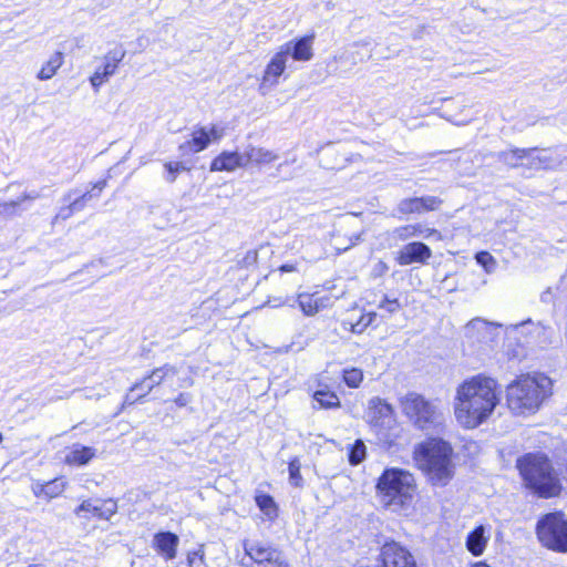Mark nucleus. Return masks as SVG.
Masks as SVG:
<instances>
[{"mask_svg":"<svg viewBox=\"0 0 567 567\" xmlns=\"http://www.w3.org/2000/svg\"><path fill=\"white\" fill-rule=\"evenodd\" d=\"M499 403L497 381L475 375L462 382L454 399V415L464 429H476L487 421Z\"/></svg>","mask_w":567,"mask_h":567,"instance_id":"obj_1","label":"nucleus"},{"mask_svg":"<svg viewBox=\"0 0 567 567\" xmlns=\"http://www.w3.org/2000/svg\"><path fill=\"white\" fill-rule=\"evenodd\" d=\"M551 380L542 373L520 375L506 390L509 410L517 415L536 412L551 394Z\"/></svg>","mask_w":567,"mask_h":567,"instance_id":"obj_2","label":"nucleus"},{"mask_svg":"<svg viewBox=\"0 0 567 567\" xmlns=\"http://www.w3.org/2000/svg\"><path fill=\"white\" fill-rule=\"evenodd\" d=\"M451 445L436 437L421 443L415 449V461L435 485H446L454 474Z\"/></svg>","mask_w":567,"mask_h":567,"instance_id":"obj_3","label":"nucleus"},{"mask_svg":"<svg viewBox=\"0 0 567 567\" xmlns=\"http://www.w3.org/2000/svg\"><path fill=\"white\" fill-rule=\"evenodd\" d=\"M517 466L526 486L539 497L550 498L560 494V481L546 455L527 454L518 460Z\"/></svg>","mask_w":567,"mask_h":567,"instance_id":"obj_4","label":"nucleus"},{"mask_svg":"<svg viewBox=\"0 0 567 567\" xmlns=\"http://www.w3.org/2000/svg\"><path fill=\"white\" fill-rule=\"evenodd\" d=\"M377 488L383 506L392 512H400L411 504L415 484L409 472L390 468L381 475Z\"/></svg>","mask_w":567,"mask_h":567,"instance_id":"obj_5","label":"nucleus"},{"mask_svg":"<svg viewBox=\"0 0 567 567\" xmlns=\"http://www.w3.org/2000/svg\"><path fill=\"white\" fill-rule=\"evenodd\" d=\"M400 405L406 417L419 429H437L444 416L437 401H431L416 392H409L400 399Z\"/></svg>","mask_w":567,"mask_h":567,"instance_id":"obj_6","label":"nucleus"},{"mask_svg":"<svg viewBox=\"0 0 567 567\" xmlns=\"http://www.w3.org/2000/svg\"><path fill=\"white\" fill-rule=\"evenodd\" d=\"M506 333L508 337H523L524 346L513 350L511 355L515 359H522L527 355L526 347L545 348L553 343L554 331L550 327L542 322H534L526 320L517 324H512L507 328Z\"/></svg>","mask_w":567,"mask_h":567,"instance_id":"obj_7","label":"nucleus"},{"mask_svg":"<svg viewBox=\"0 0 567 567\" xmlns=\"http://www.w3.org/2000/svg\"><path fill=\"white\" fill-rule=\"evenodd\" d=\"M539 542L554 550L567 551V518L561 513L545 515L537 523Z\"/></svg>","mask_w":567,"mask_h":567,"instance_id":"obj_8","label":"nucleus"},{"mask_svg":"<svg viewBox=\"0 0 567 567\" xmlns=\"http://www.w3.org/2000/svg\"><path fill=\"white\" fill-rule=\"evenodd\" d=\"M177 374V369L171 364H164L161 368L154 369L150 375L144 378L141 382L135 383L130 393L126 394L125 402L133 403L134 401L145 396L155 386L159 385L166 378Z\"/></svg>","mask_w":567,"mask_h":567,"instance_id":"obj_9","label":"nucleus"},{"mask_svg":"<svg viewBox=\"0 0 567 567\" xmlns=\"http://www.w3.org/2000/svg\"><path fill=\"white\" fill-rule=\"evenodd\" d=\"M381 565L377 567H417L414 556L399 543H385L380 551Z\"/></svg>","mask_w":567,"mask_h":567,"instance_id":"obj_10","label":"nucleus"},{"mask_svg":"<svg viewBox=\"0 0 567 567\" xmlns=\"http://www.w3.org/2000/svg\"><path fill=\"white\" fill-rule=\"evenodd\" d=\"M6 190L7 193H10L11 196L6 200L0 202V218L2 219L16 216L24 202L33 200L39 196L34 192L27 193L18 182L9 184Z\"/></svg>","mask_w":567,"mask_h":567,"instance_id":"obj_11","label":"nucleus"},{"mask_svg":"<svg viewBox=\"0 0 567 567\" xmlns=\"http://www.w3.org/2000/svg\"><path fill=\"white\" fill-rule=\"evenodd\" d=\"M124 56L125 51L121 48L107 52V54L104 56V64L96 69V71L90 78V82L96 91L116 72V69Z\"/></svg>","mask_w":567,"mask_h":567,"instance_id":"obj_12","label":"nucleus"},{"mask_svg":"<svg viewBox=\"0 0 567 567\" xmlns=\"http://www.w3.org/2000/svg\"><path fill=\"white\" fill-rule=\"evenodd\" d=\"M539 151L536 148H515L501 154L503 162L512 167L527 166L532 168H539L543 165V159L538 155Z\"/></svg>","mask_w":567,"mask_h":567,"instance_id":"obj_13","label":"nucleus"},{"mask_svg":"<svg viewBox=\"0 0 567 567\" xmlns=\"http://www.w3.org/2000/svg\"><path fill=\"white\" fill-rule=\"evenodd\" d=\"M116 511L117 505L113 499H85L75 508L74 513L79 517L82 516V513H89L101 519H110Z\"/></svg>","mask_w":567,"mask_h":567,"instance_id":"obj_14","label":"nucleus"},{"mask_svg":"<svg viewBox=\"0 0 567 567\" xmlns=\"http://www.w3.org/2000/svg\"><path fill=\"white\" fill-rule=\"evenodd\" d=\"M432 256L429 246L423 243L414 241L404 245L396 255V261L401 266H408L414 262L424 264Z\"/></svg>","mask_w":567,"mask_h":567,"instance_id":"obj_15","label":"nucleus"},{"mask_svg":"<svg viewBox=\"0 0 567 567\" xmlns=\"http://www.w3.org/2000/svg\"><path fill=\"white\" fill-rule=\"evenodd\" d=\"M105 186V179L96 182L95 184L92 185L91 189L82 193L80 197L73 198L70 202V205L65 208H62L55 216V218L66 219L73 214V212L81 210L89 202L97 198Z\"/></svg>","mask_w":567,"mask_h":567,"instance_id":"obj_16","label":"nucleus"},{"mask_svg":"<svg viewBox=\"0 0 567 567\" xmlns=\"http://www.w3.org/2000/svg\"><path fill=\"white\" fill-rule=\"evenodd\" d=\"M392 235L395 239H399L402 241H405V240H408L410 238H414V237H421L424 239H429L430 237H435L436 240L442 239L440 231H437L434 228H429L424 224H421V223L398 227L393 230Z\"/></svg>","mask_w":567,"mask_h":567,"instance_id":"obj_17","label":"nucleus"},{"mask_svg":"<svg viewBox=\"0 0 567 567\" xmlns=\"http://www.w3.org/2000/svg\"><path fill=\"white\" fill-rule=\"evenodd\" d=\"M313 35L302 37L297 41H289L281 45V51L287 50V58L292 56L295 61H309L313 56L312 52Z\"/></svg>","mask_w":567,"mask_h":567,"instance_id":"obj_18","label":"nucleus"},{"mask_svg":"<svg viewBox=\"0 0 567 567\" xmlns=\"http://www.w3.org/2000/svg\"><path fill=\"white\" fill-rule=\"evenodd\" d=\"M238 167H246L244 153L223 152L210 164L213 172H234Z\"/></svg>","mask_w":567,"mask_h":567,"instance_id":"obj_19","label":"nucleus"},{"mask_svg":"<svg viewBox=\"0 0 567 567\" xmlns=\"http://www.w3.org/2000/svg\"><path fill=\"white\" fill-rule=\"evenodd\" d=\"M179 538L171 532H161L155 534L153 546L156 551L162 555L166 560H172L176 557Z\"/></svg>","mask_w":567,"mask_h":567,"instance_id":"obj_20","label":"nucleus"},{"mask_svg":"<svg viewBox=\"0 0 567 567\" xmlns=\"http://www.w3.org/2000/svg\"><path fill=\"white\" fill-rule=\"evenodd\" d=\"M209 145V133L206 127H198L193 131L190 138L183 142L178 150L183 156L199 153Z\"/></svg>","mask_w":567,"mask_h":567,"instance_id":"obj_21","label":"nucleus"},{"mask_svg":"<svg viewBox=\"0 0 567 567\" xmlns=\"http://www.w3.org/2000/svg\"><path fill=\"white\" fill-rule=\"evenodd\" d=\"M287 50L279 51L272 56L271 61L268 63L265 74H264V83L271 82V84H276L278 82V78L284 73L286 69L287 62Z\"/></svg>","mask_w":567,"mask_h":567,"instance_id":"obj_22","label":"nucleus"},{"mask_svg":"<svg viewBox=\"0 0 567 567\" xmlns=\"http://www.w3.org/2000/svg\"><path fill=\"white\" fill-rule=\"evenodd\" d=\"M393 414V408L380 398H373L369 401L368 416L371 422L379 424L385 419H391Z\"/></svg>","mask_w":567,"mask_h":567,"instance_id":"obj_23","label":"nucleus"},{"mask_svg":"<svg viewBox=\"0 0 567 567\" xmlns=\"http://www.w3.org/2000/svg\"><path fill=\"white\" fill-rule=\"evenodd\" d=\"M328 300V298L316 297V295L300 293L298 296V305L306 316H315L327 306Z\"/></svg>","mask_w":567,"mask_h":567,"instance_id":"obj_24","label":"nucleus"},{"mask_svg":"<svg viewBox=\"0 0 567 567\" xmlns=\"http://www.w3.org/2000/svg\"><path fill=\"white\" fill-rule=\"evenodd\" d=\"M95 456V450L89 446L74 445L65 455V463L69 465H85Z\"/></svg>","mask_w":567,"mask_h":567,"instance_id":"obj_25","label":"nucleus"},{"mask_svg":"<svg viewBox=\"0 0 567 567\" xmlns=\"http://www.w3.org/2000/svg\"><path fill=\"white\" fill-rule=\"evenodd\" d=\"M487 540L488 537L485 535V527L481 525L468 534L466 547L474 556H480L483 554Z\"/></svg>","mask_w":567,"mask_h":567,"instance_id":"obj_26","label":"nucleus"},{"mask_svg":"<svg viewBox=\"0 0 567 567\" xmlns=\"http://www.w3.org/2000/svg\"><path fill=\"white\" fill-rule=\"evenodd\" d=\"M244 155L246 157V166L264 165V164H268L277 158V156L275 154H272L270 151L261 148V147H254V146H249L244 152Z\"/></svg>","mask_w":567,"mask_h":567,"instance_id":"obj_27","label":"nucleus"},{"mask_svg":"<svg viewBox=\"0 0 567 567\" xmlns=\"http://www.w3.org/2000/svg\"><path fill=\"white\" fill-rule=\"evenodd\" d=\"M63 61L64 58L62 52L58 51L53 53L37 74V79L40 81L52 79L62 66Z\"/></svg>","mask_w":567,"mask_h":567,"instance_id":"obj_28","label":"nucleus"},{"mask_svg":"<svg viewBox=\"0 0 567 567\" xmlns=\"http://www.w3.org/2000/svg\"><path fill=\"white\" fill-rule=\"evenodd\" d=\"M377 317L375 312L361 313L359 318L354 321L352 319H346L342 321V327L346 330L351 331L355 334H361L365 331V329L372 324Z\"/></svg>","mask_w":567,"mask_h":567,"instance_id":"obj_29","label":"nucleus"},{"mask_svg":"<svg viewBox=\"0 0 567 567\" xmlns=\"http://www.w3.org/2000/svg\"><path fill=\"white\" fill-rule=\"evenodd\" d=\"M256 503L259 509L270 519H274L278 515V507L270 495H258L256 496Z\"/></svg>","mask_w":567,"mask_h":567,"instance_id":"obj_30","label":"nucleus"},{"mask_svg":"<svg viewBox=\"0 0 567 567\" xmlns=\"http://www.w3.org/2000/svg\"><path fill=\"white\" fill-rule=\"evenodd\" d=\"M315 401L319 403L321 408H334L339 406V398L328 390H318L313 394Z\"/></svg>","mask_w":567,"mask_h":567,"instance_id":"obj_31","label":"nucleus"},{"mask_svg":"<svg viewBox=\"0 0 567 567\" xmlns=\"http://www.w3.org/2000/svg\"><path fill=\"white\" fill-rule=\"evenodd\" d=\"M417 202L420 206V214L437 210L443 204V199L437 196L430 195L417 197Z\"/></svg>","mask_w":567,"mask_h":567,"instance_id":"obj_32","label":"nucleus"},{"mask_svg":"<svg viewBox=\"0 0 567 567\" xmlns=\"http://www.w3.org/2000/svg\"><path fill=\"white\" fill-rule=\"evenodd\" d=\"M365 458V445L361 440H357L350 449L349 462L351 465H358Z\"/></svg>","mask_w":567,"mask_h":567,"instance_id":"obj_33","label":"nucleus"},{"mask_svg":"<svg viewBox=\"0 0 567 567\" xmlns=\"http://www.w3.org/2000/svg\"><path fill=\"white\" fill-rule=\"evenodd\" d=\"M363 380V372L360 369L351 368L343 371V381L350 388H358Z\"/></svg>","mask_w":567,"mask_h":567,"instance_id":"obj_34","label":"nucleus"},{"mask_svg":"<svg viewBox=\"0 0 567 567\" xmlns=\"http://www.w3.org/2000/svg\"><path fill=\"white\" fill-rule=\"evenodd\" d=\"M300 468H301L300 461H299V458L295 457L289 463L288 471H289V482L291 485H293L296 487L302 486V482H303L302 476L300 474Z\"/></svg>","mask_w":567,"mask_h":567,"instance_id":"obj_35","label":"nucleus"},{"mask_svg":"<svg viewBox=\"0 0 567 567\" xmlns=\"http://www.w3.org/2000/svg\"><path fill=\"white\" fill-rule=\"evenodd\" d=\"M65 488V483L59 480H53L44 484V488L41 491L44 492V496L49 499L58 497L63 493Z\"/></svg>","mask_w":567,"mask_h":567,"instance_id":"obj_36","label":"nucleus"},{"mask_svg":"<svg viewBox=\"0 0 567 567\" xmlns=\"http://www.w3.org/2000/svg\"><path fill=\"white\" fill-rule=\"evenodd\" d=\"M398 212L403 215L420 214L417 197L402 199L398 205Z\"/></svg>","mask_w":567,"mask_h":567,"instance_id":"obj_37","label":"nucleus"},{"mask_svg":"<svg viewBox=\"0 0 567 567\" xmlns=\"http://www.w3.org/2000/svg\"><path fill=\"white\" fill-rule=\"evenodd\" d=\"M476 261L484 267V269L487 271V272H492L495 270V267H496V260L494 259V257L487 252V251H481L478 254H476Z\"/></svg>","mask_w":567,"mask_h":567,"instance_id":"obj_38","label":"nucleus"},{"mask_svg":"<svg viewBox=\"0 0 567 567\" xmlns=\"http://www.w3.org/2000/svg\"><path fill=\"white\" fill-rule=\"evenodd\" d=\"M379 308L386 310L389 313H394L400 310L401 305L398 299H389L385 297Z\"/></svg>","mask_w":567,"mask_h":567,"instance_id":"obj_39","label":"nucleus"},{"mask_svg":"<svg viewBox=\"0 0 567 567\" xmlns=\"http://www.w3.org/2000/svg\"><path fill=\"white\" fill-rule=\"evenodd\" d=\"M204 554L200 549L189 553L187 556V563L189 567H199L203 564Z\"/></svg>","mask_w":567,"mask_h":567,"instance_id":"obj_40","label":"nucleus"},{"mask_svg":"<svg viewBox=\"0 0 567 567\" xmlns=\"http://www.w3.org/2000/svg\"><path fill=\"white\" fill-rule=\"evenodd\" d=\"M388 270L389 266L386 265V262H384L383 260H378L372 267L371 276L373 278H379L384 276L388 272Z\"/></svg>","mask_w":567,"mask_h":567,"instance_id":"obj_41","label":"nucleus"},{"mask_svg":"<svg viewBox=\"0 0 567 567\" xmlns=\"http://www.w3.org/2000/svg\"><path fill=\"white\" fill-rule=\"evenodd\" d=\"M207 133H209V143L212 141H219L225 135V128L219 125H212L209 130H207Z\"/></svg>","mask_w":567,"mask_h":567,"instance_id":"obj_42","label":"nucleus"},{"mask_svg":"<svg viewBox=\"0 0 567 567\" xmlns=\"http://www.w3.org/2000/svg\"><path fill=\"white\" fill-rule=\"evenodd\" d=\"M166 167H167L168 172L172 174H183V173H187L189 171L186 167V165L181 162L168 163L166 165Z\"/></svg>","mask_w":567,"mask_h":567,"instance_id":"obj_43","label":"nucleus"},{"mask_svg":"<svg viewBox=\"0 0 567 567\" xmlns=\"http://www.w3.org/2000/svg\"><path fill=\"white\" fill-rule=\"evenodd\" d=\"M303 245V237L302 236H295L290 243L287 244L288 247H290L293 250L299 251Z\"/></svg>","mask_w":567,"mask_h":567,"instance_id":"obj_44","label":"nucleus"},{"mask_svg":"<svg viewBox=\"0 0 567 567\" xmlns=\"http://www.w3.org/2000/svg\"><path fill=\"white\" fill-rule=\"evenodd\" d=\"M190 402V395L186 393H181L176 399L175 403L178 406H185Z\"/></svg>","mask_w":567,"mask_h":567,"instance_id":"obj_45","label":"nucleus"},{"mask_svg":"<svg viewBox=\"0 0 567 567\" xmlns=\"http://www.w3.org/2000/svg\"><path fill=\"white\" fill-rule=\"evenodd\" d=\"M279 271H281V272L297 271V265L296 264H285L279 267Z\"/></svg>","mask_w":567,"mask_h":567,"instance_id":"obj_46","label":"nucleus"},{"mask_svg":"<svg viewBox=\"0 0 567 567\" xmlns=\"http://www.w3.org/2000/svg\"><path fill=\"white\" fill-rule=\"evenodd\" d=\"M42 488H44V484H35L32 487V492L37 497H41L44 496V492L41 491Z\"/></svg>","mask_w":567,"mask_h":567,"instance_id":"obj_47","label":"nucleus"},{"mask_svg":"<svg viewBox=\"0 0 567 567\" xmlns=\"http://www.w3.org/2000/svg\"><path fill=\"white\" fill-rule=\"evenodd\" d=\"M563 468H560V473L561 475L564 476V478L567 481V457H566V461L565 463L563 464Z\"/></svg>","mask_w":567,"mask_h":567,"instance_id":"obj_48","label":"nucleus"},{"mask_svg":"<svg viewBox=\"0 0 567 567\" xmlns=\"http://www.w3.org/2000/svg\"><path fill=\"white\" fill-rule=\"evenodd\" d=\"M169 221H171L169 219H167V221H157V223H155V226L157 228L163 229V228H165L169 224Z\"/></svg>","mask_w":567,"mask_h":567,"instance_id":"obj_49","label":"nucleus"},{"mask_svg":"<svg viewBox=\"0 0 567 567\" xmlns=\"http://www.w3.org/2000/svg\"><path fill=\"white\" fill-rule=\"evenodd\" d=\"M472 567H489L487 566L486 564L484 563H476L475 565H473Z\"/></svg>","mask_w":567,"mask_h":567,"instance_id":"obj_50","label":"nucleus"},{"mask_svg":"<svg viewBox=\"0 0 567 567\" xmlns=\"http://www.w3.org/2000/svg\"><path fill=\"white\" fill-rule=\"evenodd\" d=\"M29 567H43V566L39 565V564H34V565H30Z\"/></svg>","mask_w":567,"mask_h":567,"instance_id":"obj_51","label":"nucleus"},{"mask_svg":"<svg viewBox=\"0 0 567 567\" xmlns=\"http://www.w3.org/2000/svg\"><path fill=\"white\" fill-rule=\"evenodd\" d=\"M3 441V435L2 433L0 432V443Z\"/></svg>","mask_w":567,"mask_h":567,"instance_id":"obj_52","label":"nucleus"}]
</instances>
